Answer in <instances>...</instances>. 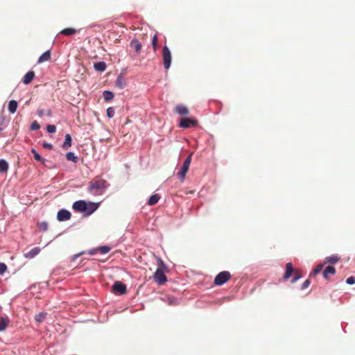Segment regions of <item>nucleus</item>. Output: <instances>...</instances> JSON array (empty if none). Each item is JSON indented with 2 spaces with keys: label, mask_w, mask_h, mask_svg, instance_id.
<instances>
[{
  "label": "nucleus",
  "mask_w": 355,
  "mask_h": 355,
  "mask_svg": "<svg viewBox=\"0 0 355 355\" xmlns=\"http://www.w3.org/2000/svg\"><path fill=\"white\" fill-rule=\"evenodd\" d=\"M40 128V124L36 121H33L31 125V130H37Z\"/></svg>",
  "instance_id": "nucleus-36"
},
{
  "label": "nucleus",
  "mask_w": 355,
  "mask_h": 355,
  "mask_svg": "<svg viewBox=\"0 0 355 355\" xmlns=\"http://www.w3.org/2000/svg\"><path fill=\"white\" fill-rule=\"evenodd\" d=\"M191 157H192V154H190L186 158L182 168L178 173V175L180 176L182 182L184 180L186 174H187V171H189V166H190L191 162Z\"/></svg>",
  "instance_id": "nucleus-4"
},
{
  "label": "nucleus",
  "mask_w": 355,
  "mask_h": 355,
  "mask_svg": "<svg viewBox=\"0 0 355 355\" xmlns=\"http://www.w3.org/2000/svg\"><path fill=\"white\" fill-rule=\"evenodd\" d=\"M71 146V137L69 134L65 135L64 141L62 144V148L64 150L68 149Z\"/></svg>",
  "instance_id": "nucleus-21"
},
{
  "label": "nucleus",
  "mask_w": 355,
  "mask_h": 355,
  "mask_svg": "<svg viewBox=\"0 0 355 355\" xmlns=\"http://www.w3.org/2000/svg\"><path fill=\"white\" fill-rule=\"evenodd\" d=\"M198 125V121L195 119L182 118L180 122V127L183 128H189Z\"/></svg>",
  "instance_id": "nucleus-7"
},
{
  "label": "nucleus",
  "mask_w": 355,
  "mask_h": 355,
  "mask_svg": "<svg viewBox=\"0 0 355 355\" xmlns=\"http://www.w3.org/2000/svg\"><path fill=\"white\" fill-rule=\"evenodd\" d=\"M323 268L322 264H319L316 266V268L313 270V272L310 275V276L315 275L318 273H320Z\"/></svg>",
  "instance_id": "nucleus-33"
},
{
  "label": "nucleus",
  "mask_w": 355,
  "mask_h": 355,
  "mask_svg": "<svg viewBox=\"0 0 355 355\" xmlns=\"http://www.w3.org/2000/svg\"><path fill=\"white\" fill-rule=\"evenodd\" d=\"M8 169V164L5 159H0V173H6Z\"/></svg>",
  "instance_id": "nucleus-27"
},
{
  "label": "nucleus",
  "mask_w": 355,
  "mask_h": 355,
  "mask_svg": "<svg viewBox=\"0 0 355 355\" xmlns=\"http://www.w3.org/2000/svg\"><path fill=\"white\" fill-rule=\"evenodd\" d=\"M231 278V274L228 271H222L219 272L214 279V284L217 286H222Z\"/></svg>",
  "instance_id": "nucleus-2"
},
{
  "label": "nucleus",
  "mask_w": 355,
  "mask_h": 355,
  "mask_svg": "<svg viewBox=\"0 0 355 355\" xmlns=\"http://www.w3.org/2000/svg\"><path fill=\"white\" fill-rule=\"evenodd\" d=\"M73 210L78 212H85L87 208V202L84 200H78L73 202L72 205Z\"/></svg>",
  "instance_id": "nucleus-8"
},
{
  "label": "nucleus",
  "mask_w": 355,
  "mask_h": 355,
  "mask_svg": "<svg viewBox=\"0 0 355 355\" xmlns=\"http://www.w3.org/2000/svg\"><path fill=\"white\" fill-rule=\"evenodd\" d=\"M41 251V249L39 247H35L29 252L24 254V257L26 259H33L35 256H37Z\"/></svg>",
  "instance_id": "nucleus-10"
},
{
  "label": "nucleus",
  "mask_w": 355,
  "mask_h": 355,
  "mask_svg": "<svg viewBox=\"0 0 355 355\" xmlns=\"http://www.w3.org/2000/svg\"><path fill=\"white\" fill-rule=\"evenodd\" d=\"M46 130L49 133H54L56 131V127L54 125H48Z\"/></svg>",
  "instance_id": "nucleus-37"
},
{
  "label": "nucleus",
  "mask_w": 355,
  "mask_h": 355,
  "mask_svg": "<svg viewBox=\"0 0 355 355\" xmlns=\"http://www.w3.org/2000/svg\"><path fill=\"white\" fill-rule=\"evenodd\" d=\"M66 158L67 160L71 161L74 163H76L78 161V157L75 155V154L73 152H68L66 154Z\"/></svg>",
  "instance_id": "nucleus-28"
},
{
  "label": "nucleus",
  "mask_w": 355,
  "mask_h": 355,
  "mask_svg": "<svg viewBox=\"0 0 355 355\" xmlns=\"http://www.w3.org/2000/svg\"><path fill=\"white\" fill-rule=\"evenodd\" d=\"M111 248L109 246L103 245L97 248V251L101 254H107L110 251Z\"/></svg>",
  "instance_id": "nucleus-31"
},
{
  "label": "nucleus",
  "mask_w": 355,
  "mask_h": 355,
  "mask_svg": "<svg viewBox=\"0 0 355 355\" xmlns=\"http://www.w3.org/2000/svg\"><path fill=\"white\" fill-rule=\"evenodd\" d=\"M159 262H160V265H161V266H163V265H164L163 261H162V260H160V259H159Z\"/></svg>",
  "instance_id": "nucleus-47"
},
{
  "label": "nucleus",
  "mask_w": 355,
  "mask_h": 355,
  "mask_svg": "<svg viewBox=\"0 0 355 355\" xmlns=\"http://www.w3.org/2000/svg\"><path fill=\"white\" fill-rule=\"evenodd\" d=\"M336 273V269L331 266L326 267L323 271V277L328 279L329 275H334Z\"/></svg>",
  "instance_id": "nucleus-14"
},
{
  "label": "nucleus",
  "mask_w": 355,
  "mask_h": 355,
  "mask_svg": "<svg viewBox=\"0 0 355 355\" xmlns=\"http://www.w3.org/2000/svg\"><path fill=\"white\" fill-rule=\"evenodd\" d=\"M175 112L180 115H187L189 114V109L182 105H178L175 108Z\"/></svg>",
  "instance_id": "nucleus-15"
},
{
  "label": "nucleus",
  "mask_w": 355,
  "mask_h": 355,
  "mask_svg": "<svg viewBox=\"0 0 355 355\" xmlns=\"http://www.w3.org/2000/svg\"><path fill=\"white\" fill-rule=\"evenodd\" d=\"M103 96L105 101H110L113 99L114 94L110 91H105L103 94Z\"/></svg>",
  "instance_id": "nucleus-29"
},
{
  "label": "nucleus",
  "mask_w": 355,
  "mask_h": 355,
  "mask_svg": "<svg viewBox=\"0 0 355 355\" xmlns=\"http://www.w3.org/2000/svg\"><path fill=\"white\" fill-rule=\"evenodd\" d=\"M45 112L43 109H38L37 110V114L39 116L42 117L44 116Z\"/></svg>",
  "instance_id": "nucleus-44"
},
{
  "label": "nucleus",
  "mask_w": 355,
  "mask_h": 355,
  "mask_svg": "<svg viewBox=\"0 0 355 355\" xmlns=\"http://www.w3.org/2000/svg\"><path fill=\"white\" fill-rule=\"evenodd\" d=\"M112 291L117 295L125 294L127 291L126 286L121 282H115L112 287Z\"/></svg>",
  "instance_id": "nucleus-5"
},
{
  "label": "nucleus",
  "mask_w": 355,
  "mask_h": 355,
  "mask_svg": "<svg viewBox=\"0 0 355 355\" xmlns=\"http://www.w3.org/2000/svg\"><path fill=\"white\" fill-rule=\"evenodd\" d=\"M301 277V275H300V271L298 270H296L295 271V277L293 278L292 279V282L294 283L296 281H297Z\"/></svg>",
  "instance_id": "nucleus-39"
},
{
  "label": "nucleus",
  "mask_w": 355,
  "mask_h": 355,
  "mask_svg": "<svg viewBox=\"0 0 355 355\" xmlns=\"http://www.w3.org/2000/svg\"><path fill=\"white\" fill-rule=\"evenodd\" d=\"M47 115L51 116V110H48L46 112Z\"/></svg>",
  "instance_id": "nucleus-46"
},
{
  "label": "nucleus",
  "mask_w": 355,
  "mask_h": 355,
  "mask_svg": "<svg viewBox=\"0 0 355 355\" xmlns=\"http://www.w3.org/2000/svg\"><path fill=\"white\" fill-rule=\"evenodd\" d=\"M171 53L167 46H164L162 49V59L165 69H168L171 63Z\"/></svg>",
  "instance_id": "nucleus-3"
},
{
  "label": "nucleus",
  "mask_w": 355,
  "mask_h": 355,
  "mask_svg": "<svg viewBox=\"0 0 355 355\" xmlns=\"http://www.w3.org/2000/svg\"><path fill=\"white\" fill-rule=\"evenodd\" d=\"M7 270V266L4 263H0V275H3Z\"/></svg>",
  "instance_id": "nucleus-38"
},
{
  "label": "nucleus",
  "mask_w": 355,
  "mask_h": 355,
  "mask_svg": "<svg viewBox=\"0 0 355 355\" xmlns=\"http://www.w3.org/2000/svg\"><path fill=\"white\" fill-rule=\"evenodd\" d=\"M78 32V31L76 28H64L63 30H62L60 33L64 35H66V36H70V35L77 33Z\"/></svg>",
  "instance_id": "nucleus-17"
},
{
  "label": "nucleus",
  "mask_w": 355,
  "mask_h": 355,
  "mask_svg": "<svg viewBox=\"0 0 355 355\" xmlns=\"http://www.w3.org/2000/svg\"><path fill=\"white\" fill-rule=\"evenodd\" d=\"M153 278L155 282L159 285L164 284L167 281V278L164 272L159 268L157 269L154 273Z\"/></svg>",
  "instance_id": "nucleus-6"
},
{
  "label": "nucleus",
  "mask_w": 355,
  "mask_h": 355,
  "mask_svg": "<svg viewBox=\"0 0 355 355\" xmlns=\"http://www.w3.org/2000/svg\"><path fill=\"white\" fill-rule=\"evenodd\" d=\"M157 41H158L157 40V36L155 34L153 36V40H152V46H153L154 51H156L157 49Z\"/></svg>",
  "instance_id": "nucleus-34"
},
{
  "label": "nucleus",
  "mask_w": 355,
  "mask_h": 355,
  "mask_svg": "<svg viewBox=\"0 0 355 355\" xmlns=\"http://www.w3.org/2000/svg\"><path fill=\"white\" fill-rule=\"evenodd\" d=\"M339 261V257L336 255H332L325 258L324 263H336Z\"/></svg>",
  "instance_id": "nucleus-26"
},
{
  "label": "nucleus",
  "mask_w": 355,
  "mask_h": 355,
  "mask_svg": "<svg viewBox=\"0 0 355 355\" xmlns=\"http://www.w3.org/2000/svg\"><path fill=\"white\" fill-rule=\"evenodd\" d=\"M46 316V313L41 312L35 315V319L36 321L41 322L45 319Z\"/></svg>",
  "instance_id": "nucleus-32"
},
{
  "label": "nucleus",
  "mask_w": 355,
  "mask_h": 355,
  "mask_svg": "<svg viewBox=\"0 0 355 355\" xmlns=\"http://www.w3.org/2000/svg\"><path fill=\"white\" fill-rule=\"evenodd\" d=\"M107 187V181L97 176L89 182L88 190L94 195H101L105 192Z\"/></svg>",
  "instance_id": "nucleus-1"
},
{
  "label": "nucleus",
  "mask_w": 355,
  "mask_h": 355,
  "mask_svg": "<svg viewBox=\"0 0 355 355\" xmlns=\"http://www.w3.org/2000/svg\"><path fill=\"white\" fill-rule=\"evenodd\" d=\"M8 323H9V319L7 316H5V317L1 316L0 317V331H4L7 328Z\"/></svg>",
  "instance_id": "nucleus-16"
},
{
  "label": "nucleus",
  "mask_w": 355,
  "mask_h": 355,
  "mask_svg": "<svg viewBox=\"0 0 355 355\" xmlns=\"http://www.w3.org/2000/svg\"><path fill=\"white\" fill-rule=\"evenodd\" d=\"M98 207V203H94V202H88L87 203V208H86V210H85V213L87 215H90L92 214L93 212H94Z\"/></svg>",
  "instance_id": "nucleus-11"
},
{
  "label": "nucleus",
  "mask_w": 355,
  "mask_h": 355,
  "mask_svg": "<svg viewBox=\"0 0 355 355\" xmlns=\"http://www.w3.org/2000/svg\"><path fill=\"white\" fill-rule=\"evenodd\" d=\"M17 108V102L15 100H11L8 103V110L11 114H14Z\"/></svg>",
  "instance_id": "nucleus-24"
},
{
  "label": "nucleus",
  "mask_w": 355,
  "mask_h": 355,
  "mask_svg": "<svg viewBox=\"0 0 355 355\" xmlns=\"http://www.w3.org/2000/svg\"><path fill=\"white\" fill-rule=\"evenodd\" d=\"M40 228L43 231H46L48 229V223L46 222H42L40 224Z\"/></svg>",
  "instance_id": "nucleus-40"
},
{
  "label": "nucleus",
  "mask_w": 355,
  "mask_h": 355,
  "mask_svg": "<svg viewBox=\"0 0 355 355\" xmlns=\"http://www.w3.org/2000/svg\"><path fill=\"white\" fill-rule=\"evenodd\" d=\"M293 264L291 263H286V272H285V274H284V279H288L292 273L293 272Z\"/></svg>",
  "instance_id": "nucleus-18"
},
{
  "label": "nucleus",
  "mask_w": 355,
  "mask_h": 355,
  "mask_svg": "<svg viewBox=\"0 0 355 355\" xmlns=\"http://www.w3.org/2000/svg\"><path fill=\"white\" fill-rule=\"evenodd\" d=\"M42 146L44 148H46V149H52L53 148V146L51 144H49V143H47V142H44L42 144Z\"/></svg>",
  "instance_id": "nucleus-43"
},
{
  "label": "nucleus",
  "mask_w": 355,
  "mask_h": 355,
  "mask_svg": "<svg viewBox=\"0 0 355 355\" xmlns=\"http://www.w3.org/2000/svg\"><path fill=\"white\" fill-rule=\"evenodd\" d=\"M164 300L171 306H175L178 304V300L173 296H166Z\"/></svg>",
  "instance_id": "nucleus-25"
},
{
  "label": "nucleus",
  "mask_w": 355,
  "mask_h": 355,
  "mask_svg": "<svg viewBox=\"0 0 355 355\" xmlns=\"http://www.w3.org/2000/svg\"><path fill=\"white\" fill-rule=\"evenodd\" d=\"M94 67L96 71L103 72L106 69V64L105 62H98L94 64Z\"/></svg>",
  "instance_id": "nucleus-20"
},
{
  "label": "nucleus",
  "mask_w": 355,
  "mask_h": 355,
  "mask_svg": "<svg viewBox=\"0 0 355 355\" xmlns=\"http://www.w3.org/2000/svg\"><path fill=\"white\" fill-rule=\"evenodd\" d=\"M115 111L113 107H109L107 109V116L109 118H112L114 116Z\"/></svg>",
  "instance_id": "nucleus-35"
},
{
  "label": "nucleus",
  "mask_w": 355,
  "mask_h": 355,
  "mask_svg": "<svg viewBox=\"0 0 355 355\" xmlns=\"http://www.w3.org/2000/svg\"><path fill=\"white\" fill-rule=\"evenodd\" d=\"M96 252H98L97 251V248L96 249H93V250H90L89 254H91V255H93V254H95Z\"/></svg>",
  "instance_id": "nucleus-45"
},
{
  "label": "nucleus",
  "mask_w": 355,
  "mask_h": 355,
  "mask_svg": "<svg viewBox=\"0 0 355 355\" xmlns=\"http://www.w3.org/2000/svg\"><path fill=\"white\" fill-rule=\"evenodd\" d=\"M51 58V53L50 51H45L38 59L37 62L42 63L46 61H48Z\"/></svg>",
  "instance_id": "nucleus-22"
},
{
  "label": "nucleus",
  "mask_w": 355,
  "mask_h": 355,
  "mask_svg": "<svg viewBox=\"0 0 355 355\" xmlns=\"http://www.w3.org/2000/svg\"><path fill=\"white\" fill-rule=\"evenodd\" d=\"M310 285V281L309 279H306L304 281V282L302 285V289L304 290L306 288Z\"/></svg>",
  "instance_id": "nucleus-42"
},
{
  "label": "nucleus",
  "mask_w": 355,
  "mask_h": 355,
  "mask_svg": "<svg viewBox=\"0 0 355 355\" xmlns=\"http://www.w3.org/2000/svg\"><path fill=\"white\" fill-rule=\"evenodd\" d=\"M35 77V73L33 71L27 72L23 78V83L25 85H28L32 82Z\"/></svg>",
  "instance_id": "nucleus-13"
},
{
  "label": "nucleus",
  "mask_w": 355,
  "mask_h": 355,
  "mask_svg": "<svg viewBox=\"0 0 355 355\" xmlns=\"http://www.w3.org/2000/svg\"><path fill=\"white\" fill-rule=\"evenodd\" d=\"M31 153L33 154V157L35 158V160L38 161V162H40L42 163H44L45 162V159H43L39 154L35 150V148H32L31 149Z\"/></svg>",
  "instance_id": "nucleus-30"
},
{
  "label": "nucleus",
  "mask_w": 355,
  "mask_h": 355,
  "mask_svg": "<svg viewBox=\"0 0 355 355\" xmlns=\"http://www.w3.org/2000/svg\"><path fill=\"white\" fill-rule=\"evenodd\" d=\"M71 217V214L70 211L67 209H60L57 214V219L59 221H64L69 220Z\"/></svg>",
  "instance_id": "nucleus-9"
},
{
  "label": "nucleus",
  "mask_w": 355,
  "mask_h": 355,
  "mask_svg": "<svg viewBox=\"0 0 355 355\" xmlns=\"http://www.w3.org/2000/svg\"><path fill=\"white\" fill-rule=\"evenodd\" d=\"M347 284H354L355 283V277H349L346 280Z\"/></svg>",
  "instance_id": "nucleus-41"
},
{
  "label": "nucleus",
  "mask_w": 355,
  "mask_h": 355,
  "mask_svg": "<svg viewBox=\"0 0 355 355\" xmlns=\"http://www.w3.org/2000/svg\"><path fill=\"white\" fill-rule=\"evenodd\" d=\"M160 199V196L157 193L151 196L148 201V205L150 206L155 205Z\"/></svg>",
  "instance_id": "nucleus-23"
},
{
  "label": "nucleus",
  "mask_w": 355,
  "mask_h": 355,
  "mask_svg": "<svg viewBox=\"0 0 355 355\" xmlns=\"http://www.w3.org/2000/svg\"><path fill=\"white\" fill-rule=\"evenodd\" d=\"M115 85H116V87H119V89H123L126 85V82H125V78L121 76H118V78L116 80V83H115Z\"/></svg>",
  "instance_id": "nucleus-19"
},
{
  "label": "nucleus",
  "mask_w": 355,
  "mask_h": 355,
  "mask_svg": "<svg viewBox=\"0 0 355 355\" xmlns=\"http://www.w3.org/2000/svg\"><path fill=\"white\" fill-rule=\"evenodd\" d=\"M130 47H132V49H135V52L137 53V54H139L140 52H141V42L137 40V39H133L130 43Z\"/></svg>",
  "instance_id": "nucleus-12"
}]
</instances>
